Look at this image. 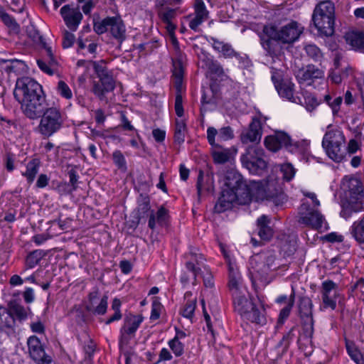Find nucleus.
Listing matches in <instances>:
<instances>
[{
    "instance_id": "nucleus-40",
    "label": "nucleus",
    "mask_w": 364,
    "mask_h": 364,
    "mask_svg": "<svg viewBox=\"0 0 364 364\" xmlns=\"http://www.w3.org/2000/svg\"><path fill=\"white\" fill-rule=\"evenodd\" d=\"M186 132V125L183 120L176 121V129L174 139L178 144H181L185 140V134Z\"/></svg>"
},
{
    "instance_id": "nucleus-42",
    "label": "nucleus",
    "mask_w": 364,
    "mask_h": 364,
    "mask_svg": "<svg viewBox=\"0 0 364 364\" xmlns=\"http://www.w3.org/2000/svg\"><path fill=\"white\" fill-rule=\"evenodd\" d=\"M120 306L121 301L117 298L114 299L112 304V309L114 311V314L105 321L107 325L111 323L113 321L121 319L122 314L120 311Z\"/></svg>"
},
{
    "instance_id": "nucleus-25",
    "label": "nucleus",
    "mask_w": 364,
    "mask_h": 364,
    "mask_svg": "<svg viewBox=\"0 0 364 364\" xmlns=\"http://www.w3.org/2000/svg\"><path fill=\"white\" fill-rule=\"evenodd\" d=\"M194 14L195 16L190 20L188 26L193 31H198L199 26L206 21L209 16V12L203 0H196Z\"/></svg>"
},
{
    "instance_id": "nucleus-33",
    "label": "nucleus",
    "mask_w": 364,
    "mask_h": 364,
    "mask_svg": "<svg viewBox=\"0 0 364 364\" xmlns=\"http://www.w3.org/2000/svg\"><path fill=\"white\" fill-rule=\"evenodd\" d=\"M186 303L181 310V315L187 318H192L196 306V298L192 297V294L188 291L184 295Z\"/></svg>"
},
{
    "instance_id": "nucleus-8",
    "label": "nucleus",
    "mask_w": 364,
    "mask_h": 364,
    "mask_svg": "<svg viewBox=\"0 0 364 364\" xmlns=\"http://www.w3.org/2000/svg\"><path fill=\"white\" fill-rule=\"evenodd\" d=\"M240 160L242 166L253 174L260 175L267 168L264 150L256 146H249Z\"/></svg>"
},
{
    "instance_id": "nucleus-43",
    "label": "nucleus",
    "mask_w": 364,
    "mask_h": 364,
    "mask_svg": "<svg viewBox=\"0 0 364 364\" xmlns=\"http://www.w3.org/2000/svg\"><path fill=\"white\" fill-rule=\"evenodd\" d=\"M43 257L41 250H34L26 257V263L28 268H33L38 264L41 259Z\"/></svg>"
},
{
    "instance_id": "nucleus-26",
    "label": "nucleus",
    "mask_w": 364,
    "mask_h": 364,
    "mask_svg": "<svg viewBox=\"0 0 364 364\" xmlns=\"http://www.w3.org/2000/svg\"><path fill=\"white\" fill-rule=\"evenodd\" d=\"M262 137V125L259 119L253 118L249 125V129L243 132L240 135V140L242 144L250 142H259Z\"/></svg>"
},
{
    "instance_id": "nucleus-59",
    "label": "nucleus",
    "mask_w": 364,
    "mask_h": 364,
    "mask_svg": "<svg viewBox=\"0 0 364 364\" xmlns=\"http://www.w3.org/2000/svg\"><path fill=\"white\" fill-rule=\"evenodd\" d=\"M175 111L176 114L178 117H182L183 114V98L181 95H176L175 100Z\"/></svg>"
},
{
    "instance_id": "nucleus-60",
    "label": "nucleus",
    "mask_w": 364,
    "mask_h": 364,
    "mask_svg": "<svg viewBox=\"0 0 364 364\" xmlns=\"http://www.w3.org/2000/svg\"><path fill=\"white\" fill-rule=\"evenodd\" d=\"M173 76L174 79H183V70L180 61L173 63Z\"/></svg>"
},
{
    "instance_id": "nucleus-36",
    "label": "nucleus",
    "mask_w": 364,
    "mask_h": 364,
    "mask_svg": "<svg viewBox=\"0 0 364 364\" xmlns=\"http://www.w3.org/2000/svg\"><path fill=\"white\" fill-rule=\"evenodd\" d=\"M40 161L37 159H34L29 161L26 166V170L23 175L26 177L29 183H32L38 172Z\"/></svg>"
},
{
    "instance_id": "nucleus-22",
    "label": "nucleus",
    "mask_w": 364,
    "mask_h": 364,
    "mask_svg": "<svg viewBox=\"0 0 364 364\" xmlns=\"http://www.w3.org/2000/svg\"><path fill=\"white\" fill-rule=\"evenodd\" d=\"M28 352L31 358L38 364H52V359L45 353L40 339L36 336H30L27 341Z\"/></svg>"
},
{
    "instance_id": "nucleus-14",
    "label": "nucleus",
    "mask_w": 364,
    "mask_h": 364,
    "mask_svg": "<svg viewBox=\"0 0 364 364\" xmlns=\"http://www.w3.org/2000/svg\"><path fill=\"white\" fill-rule=\"evenodd\" d=\"M239 195H240V193L233 191L222 190L221 195L215 205V211L218 213H223L230 209L235 202L245 204L251 200V195H249L247 198H243Z\"/></svg>"
},
{
    "instance_id": "nucleus-47",
    "label": "nucleus",
    "mask_w": 364,
    "mask_h": 364,
    "mask_svg": "<svg viewBox=\"0 0 364 364\" xmlns=\"http://www.w3.org/2000/svg\"><path fill=\"white\" fill-rule=\"evenodd\" d=\"M218 141H228L234 137L233 130L230 127H222L218 131Z\"/></svg>"
},
{
    "instance_id": "nucleus-51",
    "label": "nucleus",
    "mask_w": 364,
    "mask_h": 364,
    "mask_svg": "<svg viewBox=\"0 0 364 364\" xmlns=\"http://www.w3.org/2000/svg\"><path fill=\"white\" fill-rule=\"evenodd\" d=\"M112 159L118 168L125 171L127 169L126 160L120 151H115L112 154Z\"/></svg>"
},
{
    "instance_id": "nucleus-4",
    "label": "nucleus",
    "mask_w": 364,
    "mask_h": 364,
    "mask_svg": "<svg viewBox=\"0 0 364 364\" xmlns=\"http://www.w3.org/2000/svg\"><path fill=\"white\" fill-rule=\"evenodd\" d=\"M312 21L320 34L331 36L335 31L334 4L329 0L317 4L313 11Z\"/></svg>"
},
{
    "instance_id": "nucleus-45",
    "label": "nucleus",
    "mask_w": 364,
    "mask_h": 364,
    "mask_svg": "<svg viewBox=\"0 0 364 364\" xmlns=\"http://www.w3.org/2000/svg\"><path fill=\"white\" fill-rule=\"evenodd\" d=\"M111 17H107L100 21L94 23L93 28L97 34H102L109 31Z\"/></svg>"
},
{
    "instance_id": "nucleus-5",
    "label": "nucleus",
    "mask_w": 364,
    "mask_h": 364,
    "mask_svg": "<svg viewBox=\"0 0 364 364\" xmlns=\"http://www.w3.org/2000/svg\"><path fill=\"white\" fill-rule=\"evenodd\" d=\"M341 188L350 202V208L354 212L361 211L363 208L361 200L364 197V188L360 179L352 175L346 176L342 179Z\"/></svg>"
},
{
    "instance_id": "nucleus-15",
    "label": "nucleus",
    "mask_w": 364,
    "mask_h": 364,
    "mask_svg": "<svg viewBox=\"0 0 364 364\" xmlns=\"http://www.w3.org/2000/svg\"><path fill=\"white\" fill-rule=\"evenodd\" d=\"M239 195H240V193L233 191L222 190L221 195L215 205V211L218 213H223L230 209L235 202L245 204L251 200V195H249L247 198H243Z\"/></svg>"
},
{
    "instance_id": "nucleus-55",
    "label": "nucleus",
    "mask_w": 364,
    "mask_h": 364,
    "mask_svg": "<svg viewBox=\"0 0 364 364\" xmlns=\"http://www.w3.org/2000/svg\"><path fill=\"white\" fill-rule=\"evenodd\" d=\"M38 38L41 41V43H42L43 45V47L45 50V57L47 58V61H49V63L50 65H55L56 64V61L54 58V55H53V51H52V49L50 47L48 46L47 44L46 43V42H44L43 41V38H42V36H38Z\"/></svg>"
},
{
    "instance_id": "nucleus-38",
    "label": "nucleus",
    "mask_w": 364,
    "mask_h": 364,
    "mask_svg": "<svg viewBox=\"0 0 364 364\" xmlns=\"http://www.w3.org/2000/svg\"><path fill=\"white\" fill-rule=\"evenodd\" d=\"M346 349L348 355L357 364H364V357L353 343L347 341Z\"/></svg>"
},
{
    "instance_id": "nucleus-24",
    "label": "nucleus",
    "mask_w": 364,
    "mask_h": 364,
    "mask_svg": "<svg viewBox=\"0 0 364 364\" xmlns=\"http://www.w3.org/2000/svg\"><path fill=\"white\" fill-rule=\"evenodd\" d=\"M295 76L299 83L311 85L315 80L323 78V72L313 65H309L296 71Z\"/></svg>"
},
{
    "instance_id": "nucleus-58",
    "label": "nucleus",
    "mask_w": 364,
    "mask_h": 364,
    "mask_svg": "<svg viewBox=\"0 0 364 364\" xmlns=\"http://www.w3.org/2000/svg\"><path fill=\"white\" fill-rule=\"evenodd\" d=\"M75 41V37L72 33L65 30L63 31V47L64 48H68L71 47Z\"/></svg>"
},
{
    "instance_id": "nucleus-53",
    "label": "nucleus",
    "mask_w": 364,
    "mask_h": 364,
    "mask_svg": "<svg viewBox=\"0 0 364 364\" xmlns=\"http://www.w3.org/2000/svg\"><path fill=\"white\" fill-rule=\"evenodd\" d=\"M294 302V294H292L287 306L284 307L279 314V322L283 323V321L288 318L291 312V308Z\"/></svg>"
},
{
    "instance_id": "nucleus-10",
    "label": "nucleus",
    "mask_w": 364,
    "mask_h": 364,
    "mask_svg": "<svg viewBox=\"0 0 364 364\" xmlns=\"http://www.w3.org/2000/svg\"><path fill=\"white\" fill-rule=\"evenodd\" d=\"M264 31L268 36L283 43H291L294 42L302 33L301 28L299 27L296 21L288 23L282 27L280 30H277L274 26H266L264 27Z\"/></svg>"
},
{
    "instance_id": "nucleus-29",
    "label": "nucleus",
    "mask_w": 364,
    "mask_h": 364,
    "mask_svg": "<svg viewBox=\"0 0 364 364\" xmlns=\"http://www.w3.org/2000/svg\"><path fill=\"white\" fill-rule=\"evenodd\" d=\"M185 257L188 261L186 262V268L193 272L194 279L199 274L200 268L196 267V264L199 265L201 264L203 257L201 254L196 252V250L191 249L189 252L186 253Z\"/></svg>"
},
{
    "instance_id": "nucleus-13",
    "label": "nucleus",
    "mask_w": 364,
    "mask_h": 364,
    "mask_svg": "<svg viewBox=\"0 0 364 364\" xmlns=\"http://www.w3.org/2000/svg\"><path fill=\"white\" fill-rule=\"evenodd\" d=\"M223 190H230L240 193V196L247 198L251 195L248 186L243 182L242 176L235 171L230 170L226 172L223 179Z\"/></svg>"
},
{
    "instance_id": "nucleus-34",
    "label": "nucleus",
    "mask_w": 364,
    "mask_h": 364,
    "mask_svg": "<svg viewBox=\"0 0 364 364\" xmlns=\"http://www.w3.org/2000/svg\"><path fill=\"white\" fill-rule=\"evenodd\" d=\"M213 48L221 53L225 58H238L239 54L235 51L231 45L212 38Z\"/></svg>"
},
{
    "instance_id": "nucleus-1",
    "label": "nucleus",
    "mask_w": 364,
    "mask_h": 364,
    "mask_svg": "<svg viewBox=\"0 0 364 364\" xmlns=\"http://www.w3.org/2000/svg\"><path fill=\"white\" fill-rule=\"evenodd\" d=\"M14 96L23 114L30 119H38L48 107L41 85L29 77L18 78Z\"/></svg>"
},
{
    "instance_id": "nucleus-32",
    "label": "nucleus",
    "mask_w": 364,
    "mask_h": 364,
    "mask_svg": "<svg viewBox=\"0 0 364 364\" xmlns=\"http://www.w3.org/2000/svg\"><path fill=\"white\" fill-rule=\"evenodd\" d=\"M352 237L359 245H364V215L353 223L350 228Z\"/></svg>"
},
{
    "instance_id": "nucleus-37",
    "label": "nucleus",
    "mask_w": 364,
    "mask_h": 364,
    "mask_svg": "<svg viewBox=\"0 0 364 364\" xmlns=\"http://www.w3.org/2000/svg\"><path fill=\"white\" fill-rule=\"evenodd\" d=\"M1 21L6 26L10 35H16L20 31L19 25L16 20L8 15L7 14L1 12Z\"/></svg>"
},
{
    "instance_id": "nucleus-44",
    "label": "nucleus",
    "mask_w": 364,
    "mask_h": 364,
    "mask_svg": "<svg viewBox=\"0 0 364 364\" xmlns=\"http://www.w3.org/2000/svg\"><path fill=\"white\" fill-rule=\"evenodd\" d=\"M150 210L149 199L144 197L139 202L137 207V217L140 219L147 215L148 212Z\"/></svg>"
},
{
    "instance_id": "nucleus-63",
    "label": "nucleus",
    "mask_w": 364,
    "mask_h": 364,
    "mask_svg": "<svg viewBox=\"0 0 364 364\" xmlns=\"http://www.w3.org/2000/svg\"><path fill=\"white\" fill-rule=\"evenodd\" d=\"M209 70L212 73L216 74L218 76H221L224 74L222 66L215 62L211 63V64L209 65Z\"/></svg>"
},
{
    "instance_id": "nucleus-56",
    "label": "nucleus",
    "mask_w": 364,
    "mask_h": 364,
    "mask_svg": "<svg viewBox=\"0 0 364 364\" xmlns=\"http://www.w3.org/2000/svg\"><path fill=\"white\" fill-rule=\"evenodd\" d=\"M304 104L308 111H312L318 105L317 99L310 93H306L304 95Z\"/></svg>"
},
{
    "instance_id": "nucleus-31",
    "label": "nucleus",
    "mask_w": 364,
    "mask_h": 364,
    "mask_svg": "<svg viewBox=\"0 0 364 364\" xmlns=\"http://www.w3.org/2000/svg\"><path fill=\"white\" fill-rule=\"evenodd\" d=\"M28 311H30V308H24L16 300H12L9 303L7 312L12 316H16L18 320H25L28 316Z\"/></svg>"
},
{
    "instance_id": "nucleus-64",
    "label": "nucleus",
    "mask_w": 364,
    "mask_h": 364,
    "mask_svg": "<svg viewBox=\"0 0 364 364\" xmlns=\"http://www.w3.org/2000/svg\"><path fill=\"white\" fill-rule=\"evenodd\" d=\"M360 149V144L354 139L349 141L347 150L349 154H354Z\"/></svg>"
},
{
    "instance_id": "nucleus-30",
    "label": "nucleus",
    "mask_w": 364,
    "mask_h": 364,
    "mask_svg": "<svg viewBox=\"0 0 364 364\" xmlns=\"http://www.w3.org/2000/svg\"><path fill=\"white\" fill-rule=\"evenodd\" d=\"M294 85L289 80L283 82L280 85H277L276 88L280 97L286 98L288 100L295 103H302L299 97L294 96Z\"/></svg>"
},
{
    "instance_id": "nucleus-18",
    "label": "nucleus",
    "mask_w": 364,
    "mask_h": 364,
    "mask_svg": "<svg viewBox=\"0 0 364 364\" xmlns=\"http://www.w3.org/2000/svg\"><path fill=\"white\" fill-rule=\"evenodd\" d=\"M321 293L323 307L335 310L337 301L341 299L338 284L332 280H326L322 282Z\"/></svg>"
},
{
    "instance_id": "nucleus-2",
    "label": "nucleus",
    "mask_w": 364,
    "mask_h": 364,
    "mask_svg": "<svg viewBox=\"0 0 364 364\" xmlns=\"http://www.w3.org/2000/svg\"><path fill=\"white\" fill-rule=\"evenodd\" d=\"M229 271L228 286L231 291L234 309L242 318L259 325L266 323L264 309L260 311L247 296V291L242 284L240 274L230 259L228 260Z\"/></svg>"
},
{
    "instance_id": "nucleus-17",
    "label": "nucleus",
    "mask_w": 364,
    "mask_h": 364,
    "mask_svg": "<svg viewBox=\"0 0 364 364\" xmlns=\"http://www.w3.org/2000/svg\"><path fill=\"white\" fill-rule=\"evenodd\" d=\"M298 308L305 333L307 336L311 337L314 333L313 304L311 300L306 296L301 297L299 299Z\"/></svg>"
},
{
    "instance_id": "nucleus-41",
    "label": "nucleus",
    "mask_w": 364,
    "mask_h": 364,
    "mask_svg": "<svg viewBox=\"0 0 364 364\" xmlns=\"http://www.w3.org/2000/svg\"><path fill=\"white\" fill-rule=\"evenodd\" d=\"M304 50L307 55L315 62H319L323 58V53L320 48L314 44L306 45Z\"/></svg>"
},
{
    "instance_id": "nucleus-61",
    "label": "nucleus",
    "mask_w": 364,
    "mask_h": 364,
    "mask_svg": "<svg viewBox=\"0 0 364 364\" xmlns=\"http://www.w3.org/2000/svg\"><path fill=\"white\" fill-rule=\"evenodd\" d=\"M161 305L160 303L154 301L152 304L151 312L150 316L151 320H156L160 316Z\"/></svg>"
},
{
    "instance_id": "nucleus-21",
    "label": "nucleus",
    "mask_w": 364,
    "mask_h": 364,
    "mask_svg": "<svg viewBox=\"0 0 364 364\" xmlns=\"http://www.w3.org/2000/svg\"><path fill=\"white\" fill-rule=\"evenodd\" d=\"M252 262H258L256 270L262 274H268L269 272L277 270L280 267L275 254L272 252L257 255L252 258Z\"/></svg>"
},
{
    "instance_id": "nucleus-9",
    "label": "nucleus",
    "mask_w": 364,
    "mask_h": 364,
    "mask_svg": "<svg viewBox=\"0 0 364 364\" xmlns=\"http://www.w3.org/2000/svg\"><path fill=\"white\" fill-rule=\"evenodd\" d=\"M218 130L214 127H208L207 129V139L212 147L211 154L215 164H223L233 159L237 153L235 146L223 148L215 141Z\"/></svg>"
},
{
    "instance_id": "nucleus-20",
    "label": "nucleus",
    "mask_w": 364,
    "mask_h": 364,
    "mask_svg": "<svg viewBox=\"0 0 364 364\" xmlns=\"http://www.w3.org/2000/svg\"><path fill=\"white\" fill-rule=\"evenodd\" d=\"M142 321L143 317L141 315L129 314L125 317L124 324L120 331V347L128 343L129 341L134 336Z\"/></svg>"
},
{
    "instance_id": "nucleus-35",
    "label": "nucleus",
    "mask_w": 364,
    "mask_h": 364,
    "mask_svg": "<svg viewBox=\"0 0 364 364\" xmlns=\"http://www.w3.org/2000/svg\"><path fill=\"white\" fill-rule=\"evenodd\" d=\"M269 220L265 215H262L257 219L258 235L263 240H269L272 235L273 231L268 225Z\"/></svg>"
},
{
    "instance_id": "nucleus-48",
    "label": "nucleus",
    "mask_w": 364,
    "mask_h": 364,
    "mask_svg": "<svg viewBox=\"0 0 364 364\" xmlns=\"http://www.w3.org/2000/svg\"><path fill=\"white\" fill-rule=\"evenodd\" d=\"M58 92L64 98L70 100L73 97V93L69 86L63 80H60L57 86Z\"/></svg>"
},
{
    "instance_id": "nucleus-16",
    "label": "nucleus",
    "mask_w": 364,
    "mask_h": 364,
    "mask_svg": "<svg viewBox=\"0 0 364 364\" xmlns=\"http://www.w3.org/2000/svg\"><path fill=\"white\" fill-rule=\"evenodd\" d=\"M239 195H240V193L233 191L222 190L221 195L215 205V211L218 213H223L230 209L235 202L245 204L251 200V195H249L247 198H243Z\"/></svg>"
},
{
    "instance_id": "nucleus-49",
    "label": "nucleus",
    "mask_w": 364,
    "mask_h": 364,
    "mask_svg": "<svg viewBox=\"0 0 364 364\" xmlns=\"http://www.w3.org/2000/svg\"><path fill=\"white\" fill-rule=\"evenodd\" d=\"M159 16L161 20L164 22L172 21L176 16V10L173 9H166L159 11Z\"/></svg>"
},
{
    "instance_id": "nucleus-23",
    "label": "nucleus",
    "mask_w": 364,
    "mask_h": 364,
    "mask_svg": "<svg viewBox=\"0 0 364 364\" xmlns=\"http://www.w3.org/2000/svg\"><path fill=\"white\" fill-rule=\"evenodd\" d=\"M60 13L67 27L73 31H76L82 19L80 8L66 4L60 9Z\"/></svg>"
},
{
    "instance_id": "nucleus-27",
    "label": "nucleus",
    "mask_w": 364,
    "mask_h": 364,
    "mask_svg": "<svg viewBox=\"0 0 364 364\" xmlns=\"http://www.w3.org/2000/svg\"><path fill=\"white\" fill-rule=\"evenodd\" d=\"M109 31L113 38L119 43L126 39V28L120 17L113 16L110 18Z\"/></svg>"
},
{
    "instance_id": "nucleus-19",
    "label": "nucleus",
    "mask_w": 364,
    "mask_h": 364,
    "mask_svg": "<svg viewBox=\"0 0 364 364\" xmlns=\"http://www.w3.org/2000/svg\"><path fill=\"white\" fill-rule=\"evenodd\" d=\"M264 145L266 148L272 151H277L282 146L294 151L297 147V144H293L291 139L286 133L279 132L274 135H269L264 139Z\"/></svg>"
},
{
    "instance_id": "nucleus-7",
    "label": "nucleus",
    "mask_w": 364,
    "mask_h": 364,
    "mask_svg": "<svg viewBox=\"0 0 364 364\" xmlns=\"http://www.w3.org/2000/svg\"><path fill=\"white\" fill-rule=\"evenodd\" d=\"M41 117L38 130L44 138H48L58 132L64 123L63 114L56 107H47Z\"/></svg>"
},
{
    "instance_id": "nucleus-39",
    "label": "nucleus",
    "mask_w": 364,
    "mask_h": 364,
    "mask_svg": "<svg viewBox=\"0 0 364 364\" xmlns=\"http://www.w3.org/2000/svg\"><path fill=\"white\" fill-rule=\"evenodd\" d=\"M107 300L108 296L105 295L100 299V303L97 306L94 305H87V310L92 312L95 314L97 315H103L106 313L107 309Z\"/></svg>"
},
{
    "instance_id": "nucleus-28",
    "label": "nucleus",
    "mask_w": 364,
    "mask_h": 364,
    "mask_svg": "<svg viewBox=\"0 0 364 364\" xmlns=\"http://www.w3.org/2000/svg\"><path fill=\"white\" fill-rule=\"evenodd\" d=\"M344 39L352 49L364 51V33L358 31H349L344 35Z\"/></svg>"
},
{
    "instance_id": "nucleus-54",
    "label": "nucleus",
    "mask_w": 364,
    "mask_h": 364,
    "mask_svg": "<svg viewBox=\"0 0 364 364\" xmlns=\"http://www.w3.org/2000/svg\"><path fill=\"white\" fill-rule=\"evenodd\" d=\"M169 347L176 356H180L183 353V345L178 340V338H174L168 342Z\"/></svg>"
},
{
    "instance_id": "nucleus-11",
    "label": "nucleus",
    "mask_w": 364,
    "mask_h": 364,
    "mask_svg": "<svg viewBox=\"0 0 364 364\" xmlns=\"http://www.w3.org/2000/svg\"><path fill=\"white\" fill-rule=\"evenodd\" d=\"M299 223L313 229H321L325 223L323 215L318 210L311 208L307 203H302L299 208Z\"/></svg>"
},
{
    "instance_id": "nucleus-50",
    "label": "nucleus",
    "mask_w": 364,
    "mask_h": 364,
    "mask_svg": "<svg viewBox=\"0 0 364 364\" xmlns=\"http://www.w3.org/2000/svg\"><path fill=\"white\" fill-rule=\"evenodd\" d=\"M1 128L8 136L13 134L17 130V126L14 121L8 120L4 117H1Z\"/></svg>"
},
{
    "instance_id": "nucleus-12",
    "label": "nucleus",
    "mask_w": 364,
    "mask_h": 364,
    "mask_svg": "<svg viewBox=\"0 0 364 364\" xmlns=\"http://www.w3.org/2000/svg\"><path fill=\"white\" fill-rule=\"evenodd\" d=\"M262 191L261 198L272 200L277 205L283 203L286 199L279 180L272 177L262 185Z\"/></svg>"
},
{
    "instance_id": "nucleus-62",
    "label": "nucleus",
    "mask_w": 364,
    "mask_h": 364,
    "mask_svg": "<svg viewBox=\"0 0 364 364\" xmlns=\"http://www.w3.org/2000/svg\"><path fill=\"white\" fill-rule=\"evenodd\" d=\"M37 63H38L39 68H41V70H43V72L46 73L49 75H52L53 73L52 69L50 68V66H52L53 65H50L49 63V61H48V63H47L43 60H38Z\"/></svg>"
},
{
    "instance_id": "nucleus-46",
    "label": "nucleus",
    "mask_w": 364,
    "mask_h": 364,
    "mask_svg": "<svg viewBox=\"0 0 364 364\" xmlns=\"http://www.w3.org/2000/svg\"><path fill=\"white\" fill-rule=\"evenodd\" d=\"M260 41L263 48L267 50L269 55H272L274 52L272 48L273 41L276 40L268 36L267 34L263 31V34L260 36Z\"/></svg>"
},
{
    "instance_id": "nucleus-52",
    "label": "nucleus",
    "mask_w": 364,
    "mask_h": 364,
    "mask_svg": "<svg viewBox=\"0 0 364 364\" xmlns=\"http://www.w3.org/2000/svg\"><path fill=\"white\" fill-rule=\"evenodd\" d=\"M280 171L282 177L287 181L293 178L295 174V169L290 164H282L280 167Z\"/></svg>"
},
{
    "instance_id": "nucleus-6",
    "label": "nucleus",
    "mask_w": 364,
    "mask_h": 364,
    "mask_svg": "<svg viewBox=\"0 0 364 364\" xmlns=\"http://www.w3.org/2000/svg\"><path fill=\"white\" fill-rule=\"evenodd\" d=\"M346 139L343 133L338 129H329L323 136L322 146L328 156L335 162H341L345 157L343 145Z\"/></svg>"
},
{
    "instance_id": "nucleus-57",
    "label": "nucleus",
    "mask_w": 364,
    "mask_h": 364,
    "mask_svg": "<svg viewBox=\"0 0 364 364\" xmlns=\"http://www.w3.org/2000/svg\"><path fill=\"white\" fill-rule=\"evenodd\" d=\"M4 327L7 328H8V331H6V333L10 336L11 334H14V323H15V319H14V317L12 316L9 312H6L5 314H4Z\"/></svg>"
},
{
    "instance_id": "nucleus-3",
    "label": "nucleus",
    "mask_w": 364,
    "mask_h": 364,
    "mask_svg": "<svg viewBox=\"0 0 364 364\" xmlns=\"http://www.w3.org/2000/svg\"><path fill=\"white\" fill-rule=\"evenodd\" d=\"M92 66L97 80L92 81L91 92L100 102L108 104V95L114 90L116 80L104 61H95Z\"/></svg>"
}]
</instances>
